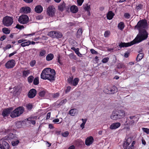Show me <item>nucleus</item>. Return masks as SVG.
<instances>
[{
  "mask_svg": "<svg viewBox=\"0 0 149 149\" xmlns=\"http://www.w3.org/2000/svg\"><path fill=\"white\" fill-rule=\"evenodd\" d=\"M36 63V61L35 60L31 61L30 63V65L31 67L33 66Z\"/></svg>",
  "mask_w": 149,
  "mask_h": 149,
  "instance_id": "864d4df0",
  "label": "nucleus"
},
{
  "mask_svg": "<svg viewBox=\"0 0 149 149\" xmlns=\"http://www.w3.org/2000/svg\"><path fill=\"white\" fill-rule=\"evenodd\" d=\"M37 93L36 90L34 88L31 89L28 94V96L30 98H32L34 97Z\"/></svg>",
  "mask_w": 149,
  "mask_h": 149,
  "instance_id": "f8f14e48",
  "label": "nucleus"
},
{
  "mask_svg": "<svg viewBox=\"0 0 149 149\" xmlns=\"http://www.w3.org/2000/svg\"><path fill=\"white\" fill-rule=\"evenodd\" d=\"M90 52L93 54H96L97 53V51H95L93 49H90Z\"/></svg>",
  "mask_w": 149,
  "mask_h": 149,
  "instance_id": "6e6d98bb",
  "label": "nucleus"
},
{
  "mask_svg": "<svg viewBox=\"0 0 149 149\" xmlns=\"http://www.w3.org/2000/svg\"><path fill=\"white\" fill-rule=\"evenodd\" d=\"M77 112V110L75 109H71L69 111V114L71 116L75 115Z\"/></svg>",
  "mask_w": 149,
  "mask_h": 149,
  "instance_id": "bb28decb",
  "label": "nucleus"
},
{
  "mask_svg": "<svg viewBox=\"0 0 149 149\" xmlns=\"http://www.w3.org/2000/svg\"><path fill=\"white\" fill-rule=\"evenodd\" d=\"M142 130L143 132L146 133L147 134H149V129L143 127L142 128Z\"/></svg>",
  "mask_w": 149,
  "mask_h": 149,
  "instance_id": "a18cd8bd",
  "label": "nucleus"
},
{
  "mask_svg": "<svg viewBox=\"0 0 149 149\" xmlns=\"http://www.w3.org/2000/svg\"><path fill=\"white\" fill-rule=\"evenodd\" d=\"M24 111V108L23 107H19L13 111L11 113L10 116L12 118L19 116L23 113Z\"/></svg>",
  "mask_w": 149,
  "mask_h": 149,
  "instance_id": "39448f33",
  "label": "nucleus"
},
{
  "mask_svg": "<svg viewBox=\"0 0 149 149\" xmlns=\"http://www.w3.org/2000/svg\"><path fill=\"white\" fill-rule=\"evenodd\" d=\"M47 13L49 16L53 17L55 13V9L54 6H49L47 8Z\"/></svg>",
  "mask_w": 149,
  "mask_h": 149,
  "instance_id": "9d476101",
  "label": "nucleus"
},
{
  "mask_svg": "<svg viewBox=\"0 0 149 149\" xmlns=\"http://www.w3.org/2000/svg\"><path fill=\"white\" fill-rule=\"evenodd\" d=\"M82 33V28H80L77 31V36L79 37L80 36H81Z\"/></svg>",
  "mask_w": 149,
  "mask_h": 149,
  "instance_id": "a19ab883",
  "label": "nucleus"
},
{
  "mask_svg": "<svg viewBox=\"0 0 149 149\" xmlns=\"http://www.w3.org/2000/svg\"><path fill=\"white\" fill-rule=\"evenodd\" d=\"M135 141H133L132 142L131 145L129 146L128 149H133L134 148V145L135 143Z\"/></svg>",
  "mask_w": 149,
  "mask_h": 149,
  "instance_id": "37998d69",
  "label": "nucleus"
},
{
  "mask_svg": "<svg viewBox=\"0 0 149 149\" xmlns=\"http://www.w3.org/2000/svg\"><path fill=\"white\" fill-rule=\"evenodd\" d=\"M138 119V118L137 119H136V120H130L129 119H127L125 122L126 125L129 126L133 125H134L135 122H137Z\"/></svg>",
  "mask_w": 149,
  "mask_h": 149,
  "instance_id": "6ab92c4d",
  "label": "nucleus"
},
{
  "mask_svg": "<svg viewBox=\"0 0 149 149\" xmlns=\"http://www.w3.org/2000/svg\"><path fill=\"white\" fill-rule=\"evenodd\" d=\"M84 0H77L78 6H81L84 1Z\"/></svg>",
  "mask_w": 149,
  "mask_h": 149,
  "instance_id": "49530a36",
  "label": "nucleus"
},
{
  "mask_svg": "<svg viewBox=\"0 0 149 149\" xmlns=\"http://www.w3.org/2000/svg\"><path fill=\"white\" fill-rule=\"evenodd\" d=\"M110 94L116 93L118 91V89L117 87L114 86L110 88Z\"/></svg>",
  "mask_w": 149,
  "mask_h": 149,
  "instance_id": "393cba45",
  "label": "nucleus"
},
{
  "mask_svg": "<svg viewBox=\"0 0 149 149\" xmlns=\"http://www.w3.org/2000/svg\"><path fill=\"white\" fill-rule=\"evenodd\" d=\"M139 33L137 35L135 38L130 42L125 43L121 42L119 45L120 47H127L134 44L139 43L142 41L146 39L148 37V33L144 29L139 31Z\"/></svg>",
  "mask_w": 149,
  "mask_h": 149,
  "instance_id": "f257e3e1",
  "label": "nucleus"
},
{
  "mask_svg": "<svg viewBox=\"0 0 149 149\" xmlns=\"http://www.w3.org/2000/svg\"><path fill=\"white\" fill-rule=\"evenodd\" d=\"M15 62L14 60L12 59L8 61L5 64V65L6 68L10 69L13 68L14 67Z\"/></svg>",
  "mask_w": 149,
  "mask_h": 149,
  "instance_id": "1a4fd4ad",
  "label": "nucleus"
},
{
  "mask_svg": "<svg viewBox=\"0 0 149 149\" xmlns=\"http://www.w3.org/2000/svg\"><path fill=\"white\" fill-rule=\"evenodd\" d=\"M34 79V77L32 76H30L28 78V81L29 83H31L32 82Z\"/></svg>",
  "mask_w": 149,
  "mask_h": 149,
  "instance_id": "79ce46f5",
  "label": "nucleus"
},
{
  "mask_svg": "<svg viewBox=\"0 0 149 149\" xmlns=\"http://www.w3.org/2000/svg\"><path fill=\"white\" fill-rule=\"evenodd\" d=\"M2 139H1V143L0 144V148L1 149H9L10 146L8 142Z\"/></svg>",
  "mask_w": 149,
  "mask_h": 149,
  "instance_id": "9b49d317",
  "label": "nucleus"
},
{
  "mask_svg": "<svg viewBox=\"0 0 149 149\" xmlns=\"http://www.w3.org/2000/svg\"><path fill=\"white\" fill-rule=\"evenodd\" d=\"M109 59V58L108 57H106L104 58L102 61V62L103 63H107Z\"/></svg>",
  "mask_w": 149,
  "mask_h": 149,
  "instance_id": "8fccbe9b",
  "label": "nucleus"
},
{
  "mask_svg": "<svg viewBox=\"0 0 149 149\" xmlns=\"http://www.w3.org/2000/svg\"><path fill=\"white\" fill-rule=\"evenodd\" d=\"M46 93L45 90L41 91L39 93V95L41 97H43Z\"/></svg>",
  "mask_w": 149,
  "mask_h": 149,
  "instance_id": "4c0bfd02",
  "label": "nucleus"
},
{
  "mask_svg": "<svg viewBox=\"0 0 149 149\" xmlns=\"http://www.w3.org/2000/svg\"><path fill=\"white\" fill-rule=\"evenodd\" d=\"M35 10L37 13H41L43 10V8L40 5L37 6L35 8Z\"/></svg>",
  "mask_w": 149,
  "mask_h": 149,
  "instance_id": "4be33fe9",
  "label": "nucleus"
},
{
  "mask_svg": "<svg viewBox=\"0 0 149 149\" xmlns=\"http://www.w3.org/2000/svg\"><path fill=\"white\" fill-rule=\"evenodd\" d=\"M147 21L146 19H142L139 21L137 24L135 26V28L137 29L139 31L143 29H146L148 28Z\"/></svg>",
  "mask_w": 149,
  "mask_h": 149,
  "instance_id": "20e7f679",
  "label": "nucleus"
},
{
  "mask_svg": "<svg viewBox=\"0 0 149 149\" xmlns=\"http://www.w3.org/2000/svg\"><path fill=\"white\" fill-rule=\"evenodd\" d=\"M32 104L29 103L26 105V107L28 110H31L32 108Z\"/></svg>",
  "mask_w": 149,
  "mask_h": 149,
  "instance_id": "09e8293b",
  "label": "nucleus"
},
{
  "mask_svg": "<svg viewBox=\"0 0 149 149\" xmlns=\"http://www.w3.org/2000/svg\"><path fill=\"white\" fill-rule=\"evenodd\" d=\"M73 77H69L68 79V82L71 85L73 81Z\"/></svg>",
  "mask_w": 149,
  "mask_h": 149,
  "instance_id": "c03bdc74",
  "label": "nucleus"
},
{
  "mask_svg": "<svg viewBox=\"0 0 149 149\" xmlns=\"http://www.w3.org/2000/svg\"><path fill=\"white\" fill-rule=\"evenodd\" d=\"M84 9L85 10L87 11L88 12V14L89 15H90L89 10L90 9V6H88L87 4L84 7Z\"/></svg>",
  "mask_w": 149,
  "mask_h": 149,
  "instance_id": "f704fd0d",
  "label": "nucleus"
},
{
  "mask_svg": "<svg viewBox=\"0 0 149 149\" xmlns=\"http://www.w3.org/2000/svg\"><path fill=\"white\" fill-rule=\"evenodd\" d=\"M118 26L119 29L122 30L125 27L124 24L123 22H121L118 24Z\"/></svg>",
  "mask_w": 149,
  "mask_h": 149,
  "instance_id": "cd10ccee",
  "label": "nucleus"
},
{
  "mask_svg": "<svg viewBox=\"0 0 149 149\" xmlns=\"http://www.w3.org/2000/svg\"><path fill=\"white\" fill-rule=\"evenodd\" d=\"M93 141L94 139L92 136H89L86 139L85 144L87 146H89L93 143Z\"/></svg>",
  "mask_w": 149,
  "mask_h": 149,
  "instance_id": "f3484780",
  "label": "nucleus"
},
{
  "mask_svg": "<svg viewBox=\"0 0 149 149\" xmlns=\"http://www.w3.org/2000/svg\"><path fill=\"white\" fill-rule=\"evenodd\" d=\"M26 3H31L33 0H23Z\"/></svg>",
  "mask_w": 149,
  "mask_h": 149,
  "instance_id": "69168bd1",
  "label": "nucleus"
},
{
  "mask_svg": "<svg viewBox=\"0 0 149 149\" xmlns=\"http://www.w3.org/2000/svg\"><path fill=\"white\" fill-rule=\"evenodd\" d=\"M54 56L52 54H49L47 55L46 57V59L47 61L52 60L54 58Z\"/></svg>",
  "mask_w": 149,
  "mask_h": 149,
  "instance_id": "a878e982",
  "label": "nucleus"
},
{
  "mask_svg": "<svg viewBox=\"0 0 149 149\" xmlns=\"http://www.w3.org/2000/svg\"><path fill=\"white\" fill-rule=\"evenodd\" d=\"M13 108L12 107L8 108L3 110L2 113V115L3 116H8L12 112Z\"/></svg>",
  "mask_w": 149,
  "mask_h": 149,
  "instance_id": "2eb2a0df",
  "label": "nucleus"
},
{
  "mask_svg": "<svg viewBox=\"0 0 149 149\" xmlns=\"http://www.w3.org/2000/svg\"><path fill=\"white\" fill-rule=\"evenodd\" d=\"M29 18L26 15H23L19 17L18 21L21 24H27L29 21Z\"/></svg>",
  "mask_w": 149,
  "mask_h": 149,
  "instance_id": "6e6552de",
  "label": "nucleus"
},
{
  "mask_svg": "<svg viewBox=\"0 0 149 149\" xmlns=\"http://www.w3.org/2000/svg\"><path fill=\"white\" fill-rule=\"evenodd\" d=\"M125 111L123 109L113 110L110 115V118L113 120L120 119L125 116Z\"/></svg>",
  "mask_w": 149,
  "mask_h": 149,
  "instance_id": "7ed1b4c3",
  "label": "nucleus"
},
{
  "mask_svg": "<svg viewBox=\"0 0 149 149\" xmlns=\"http://www.w3.org/2000/svg\"><path fill=\"white\" fill-rule=\"evenodd\" d=\"M65 7V3L64 2L61 3L58 6V9L61 11H62L63 10V9Z\"/></svg>",
  "mask_w": 149,
  "mask_h": 149,
  "instance_id": "c756f323",
  "label": "nucleus"
},
{
  "mask_svg": "<svg viewBox=\"0 0 149 149\" xmlns=\"http://www.w3.org/2000/svg\"><path fill=\"white\" fill-rule=\"evenodd\" d=\"M30 73V71L29 70H23L22 71V76L24 78H26L29 75Z\"/></svg>",
  "mask_w": 149,
  "mask_h": 149,
  "instance_id": "412c9836",
  "label": "nucleus"
},
{
  "mask_svg": "<svg viewBox=\"0 0 149 149\" xmlns=\"http://www.w3.org/2000/svg\"><path fill=\"white\" fill-rule=\"evenodd\" d=\"M13 22V17L6 16L4 17L3 19V24L7 27L11 26Z\"/></svg>",
  "mask_w": 149,
  "mask_h": 149,
  "instance_id": "423d86ee",
  "label": "nucleus"
},
{
  "mask_svg": "<svg viewBox=\"0 0 149 149\" xmlns=\"http://www.w3.org/2000/svg\"><path fill=\"white\" fill-rule=\"evenodd\" d=\"M6 38V36L5 35H3L0 38V40L1 41L4 40Z\"/></svg>",
  "mask_w": 149,
  "mask_h": 149,
  "instance_id": "774afa93",
  "label": "nucleus"
},
{
  "mask_svg": "<svg viewBox=\"0 0 149 149\" xmlns=\"http://www.w3.org/2000/svg\"><path fill=\"white\" fill-rule=\"evenodd\" d=\"M31 44V42L30 41H28L22 43L21 44V45L22 47H25L26 46H28Z\"/></svg>",
  "mask_w": 149,
  "mask_h": 149,
  "instance_id": "473e14b6",
  "label": "nucleus"
},
{
  "mask_svg": "<svg viewBox=\"0 0 149 149\" xmlns=\"http://www.w3.org/2000/svg\"><path fill=\"white\" fill-rule=\"evenodd\" d=\"M59 95V93H54L53 94L52 96L54 97H57Z\"/></svg>",
  "mask_w": 149,
  "mask_h": 149,
  "instance_id": "bf43d9fd",
  "label": "nucleus"
},
{
  "mask_svg": "<svg viewBox=\"0 0 149 149\" xmlns=\"http://www.w3.org/2000/svg\"><path fill=\"white\" fill-rule=\"evenodd\" d=\"M110 34V32L109 31H106L104 33V37H108Z\"/></svg>",
  "mask_w": 149,
  "mask_h": 149,
  "instance_id": "603ef678",
  "label": "nucleus"
},
{
  "mask_svg": "<svg viewBox=\"0 0 149 149\" xmlns=\"http://www.w3.org/2000/svg\"><path fill=\"white\" fill-rule=\"evenodd\" d=\"M129 118L130 120H135L136 119V118L135 116H130L129 117Z\"/></svg>",
  "mask_w": 149,
  "mask_h": 149,
  "instance_id": "13d9d810",
  "label": "nucleus"
},
{
  "mask_svg": "<svg viewBox=\"0 0 149 149\" xmlns=\"http://www.w3.org/2000/svg\"><path fill=\"white\" fill-rule=\"evenodd\" d=\"M114 15V14L111 11H109L107 15V19L109 20L111 19Z\"/></svg>",
  "mask_w": 149,
  "mask_h": 149,
  "instance_id": "b1692460",
  "label": "nucleus"
},
{
  "mask_svg": "<svg viewBox=\"0 0 149 149\" xmlns=\"http://www.w3.org/2000/svg\"><path fill=\"white\" fill-rule=\"evenodd\" d=\"M46 51L44 49H41L39 52V56L40 57L45 56Z\"/></svg>",
  "mask_w": 149,
  "mask_h": 149,
  "instance_id": "2f4dec72",
  "label": "nucleus"
},
{
  "mask_svg": "<svg viewBox=\"0 0 149 149\" xmlns=\"http://www.w3.org/2000/svg\"><path fill=\"white\" fill-rule=\"evenodd\" d=\"M124 16L125 18H129L130 17V15L128 13H125L124 14Z\"/></svg>",
  "mask_w": 149,
  "mask_h": 149,
  "instance_id": "4d7b16f0",
  "label": "nucleus"
},
{
  "mask_svg": "<svg viewBox=\"0 0 149 149\" xmlns=\"http://www.w3.org/2000/svg\"><path fill=\"white\" fill-rule=\"evenodd\" d=\"M71 11L73 13H77L78 9L77 6L75 5H72L70 8Z\"/></svg>",
  "mask_w": 149,
  "mask_h": 149,
  "instance_id": "5701e85b",
  "label": "nucleus"
},
{
  "mask_svg": "<svg viewBox=\"0 0 149 149\" xmlns=\"http://www.w3.org/2000/svg\"><path fill=\"white\" fill-rule=\"evenodd\" d=\"M15 28L18 29H21L24 28L23 26L20 25L19 24H17L15 26Z\"/></svg>",
  "mask_w": 149,
  "mask_h": 149,
  "instance_id": "3c124183",
  "label": "nucleus"
},
{
  "mask_svg": "<svg viewBox=\"0 0 149 149\" xmlns=\"http://www.w3.org/2000/svg\"><path fill=\"white\" fill-rule=\"evenodd\" d=\"M35 33H32L29 34H25L24 35V36H33L35 35Z\"/></svg>",
  "mask_w": 149,
  "mask_h": 149,
  "instance_id": "5fc2aeb1",
  "label": "nucleus"
},
{
  "mask_svg": "<svg viewBox=\"0 0 149 149\" xmlns=\"http://www.w3.org/2000/svg\"><path fill=\"white\" fill-rule=\"evenodd\" d=\"M132 141V138L131 137L128 138L123 144L124 149H128L129 146Z\"/></svg>",
  "mask_w": 149,
  "mask_h": 149,
  "instance_id": "dca6fc26",
  "label": "nucleus"
},
{
  "mask_svg": "<svg viewBox=\"0 0 149 149\" xmlns=\"http://www.w3.org/2000/svg\"><path fill=\"white\" fill-rule=\"evenodd\" d=\"M47 35L52 38L57 39L61 38L63 36V34L61 32L56 31H50L48 33Z\"/></svg>",
  "mask_w": 149,
  "mask_h": 149,
  "instance_id": "0eeeda50",
  "label": "nucleus"
},
{
  "mask_svg": "<svg viewBox=\"0 0 149 149\" xmlns=\"http://www.w3.org/2000/svg\"><path fill=\"white\" fill-rule=\"evenodd\" d=\"M26 40L25 39L19 40H18L17 42L18 43H22V42H23L25 41Z\"/></svg>",
  "mask_w": 149,
  "mask_h": 149,
  "instance_id": "e2e57ef3",
  "label": "nucleus"
},
{
  "mask_svg": "<svg viewBox=\"0 0 149 149\" xmlns=\"http://www.w3.org/2000/svg\"><path fill=\"white\" fill-rule=\"evenodd\" d=\"M37 118V117L36 116H32L28 118L27 120L29 123H31L33 125H35L36 124V120Z\"/></svg>",
  "mask_w": 149,
  "mask_h": 149,
  "instance_id": "aec40b11",
  "label": "nucleus"
},
{
  "mask_svg": "<svg viewBox=\"0 0 149 149\" xmlns=\"http://www.w3.org/2000/svg\"><path fill=\"white\" fill-rule=\"evenodd\" d=\"M69 133L68 132L66 131L62 133V136L64 137H66L69 135Z\"/></svg>",
  "mask_w": 149,
  "mask_h": 149,
  "instance_id": "de8ad7c7",
  "label": "nucleus"
},
{
  "mask_svg": "<svg viewBox=\"0 0 149 149\" xmlns=\"http://www.w3.org/2000/svg\"><path fill=\"white\" fill-rule=\"evenodd\" d=\"M71 89V87L70 86H68L67 87V88L65 90V92L66 93H67L68 92H69Z\"/></svg>",
  "mask_w": 149,
  "mask_h": 149,
  "instance_id": "052dcab7",
  "label": "nucleus"
},
{
  "mask_svg": "<svg viewBox=\"0 0 149 149\" xmlns=\"http://www.w3.org/2000/svg\"><path fill=\"white\" fill-rule=\"evenodd\" d=\"M143 7V5L142 4H139L136 6V9L138 11L142 9Z\"/></svg>",
  "mask_w": 149,
  "mask_h": 149,
  "instance_id": "e433bc0d",
  "label": "nucleus"
},
{
  "mask_svg": "<svg viewBox=\"0 0 149 149\" xmlns=\"http://www.w3.org/2000/svg\"><path fill=\"white\" fill-rule=\"evenodd\" d=\"M56 72L53 69L47 68L42 71L40 75L41 79H47L50 81H53L55 80Z\"/></svg>",
  "mask_w": 149,
  "mask_h": 149,
  "instance_id": "f03ea898",
  "label": "nucleus"
},
{
  "mask_svg": "<svg viewBox=\"0 0 149 149\" xmlns=\"http://www.w3.org/2000/svg\"><path fill=\"white\" fill-rule=\"evenodd\" d=\"M50 115H51V113L50 112H49L47 113V117H46V119H48L49 118L50 116Z\"/></svg>",
  "mask_w": 149,
  "mask_h": 149,
  "instance_id": "338daca9",
  "label": "nucleus"
},
{
  "mask_svg": "<svg viewBox=\"0 0 149 149\" xmlns=\"http://www.w3.org/2000/svg\"><path fill=\"white\" fill-rule=\"evenodd\" d=\"M59 120L58 118L52 120V122L55 123H58L59 122Z\"/></svg>",
  "mask_w": 149,
  "mask_h": 149,
  "instance_id": "680f3d73",
  "label": "nucleus"
},
{
  "mask_svg": "<svg viewBox=\"0 0 149 149\" xmlns=\"http://www.w3.org/2000/svg\"><path fill=\"white\" fill-rule=\"evenodd\" d=\"M2 31L3 32L6 34H8L10 32V30L8 29V28H3Z\"/></svg>",
  "mask_w": 149,
  "mask_h": 149,
  "instance_id": "72a5a7b5",
  "label": "nucleus"
},
{
  "mask_svg": "<svg viewBox=\"0 0 149 149\" xmlns=\"http://www.w3.org/2000/svg\"><path fill=\"white\" fill-rule=\"evenodd\" d=\"M121 125V124L119 122H116L112 123L110 126L109 128L111 130L116 129Z\"/></svg>",
  "mask_w": 149,
  "mask_h": 149,
  "instance_id": "a211bd4d",
  "label": "nucleus"
},
{
  "mask_svg": "<svg viewBox=\"0 0 149 149\" xmlns=\"http://www.w3.org/2000/svg\"><path fill=\"white\" fill-rule=\"evenodd\" d=\"M16 53H17L16 51H14L13 52V53H10L9 55V57H11V56H13L15 54H16Z\"/></svg>",
  "mask_w": 149,
  "mask_h": 149,
  "instance_id": "0e129e2a",
  "label": "nucleus"
},
{
  "mask_svg": "<svg viewBox=\"0 0 149 149\" xmlns=\"http://www.w3.org/2000/svg\"><path fill=\"white\" fill-rule=\"evenodd\" d=\"M31 8L28 6H24L22 7L20 10V13L24 14H27L31 12Z\"/></svg>",
  "mask_w": 149,
  "mask_h": 149,
  "instance_id": "ddd939ff",
  "label": "nucleus"
},
{
  "mask_svg": "<svg viewBox=\"0 0 149 149\" xmlns=\"http://www.w3.org/2000/svg\"><path fill=\"white\" fill-rule=\"evenodd\" d=\"M144 54L143 53L139 54L137 56L136 60L138 61L141 60L143 57Z\"/></svg>",
  "mask_w": 149,
  "mask_h": 149,
  "instance_id": "7c9ffc66",
  "label": "nucleus"
},
{
  "mask_svg": "<svg viewBox=\"0 0 149 149\" xmlns=\"http://www.w3.org/2000/svg\"><path fill=\"white\" fill-rule=\"evenodd\" d=\"M15 141H12L11 142L12 145L13 146H17L19 142V141L18 139L16 140Z\"/></svg>",
  "mask_w": 149,
  "mask_h": 149,
  "instance_id": "c9c22d12",
  "label": "nucleus"
},
{
  "mask_svg": "<svg viewBox=\"0 0 149 149\" xmlns=\"http://www.w3.org/2000/svg\"><path fill=\"white\" fill-rule=\"evenodd\" d=\"M17 135L14 134L13 133H10L7 136V137H5L3 138L2 140H8L13 139L14 140H15L16 139H17Z\"/></svg>",
  "mask_w": 149,
  "mask_h": 149,
  "instance_id": "4468645a",
  "label": "nucleus"
},
{
  "mask_svg": "<svg viewBox=\"0 0 149 149\" xmlns=\"http://www.w3.org/2000/svg\"><path fill=\"white\" fill-rule=\"evenodd\" d=\"M110 88H106L103 90V92L105 93L110 94Z\"/></svg>",
  "mask_w": 149,
  "mask_h": 149,
  "instance_id": "ea45409f",
  "label": "nucleus"
},
{
  "mask_svg": "<svg viewBox=\"0 0 149 149\" xmlns=\"http://www.w3.org/2000/svg\"><path fill=\"white\" fill-rule=\"evenodd\" d=\"M79 81V79L78 78H75L73 80L71 85L74 86H76L78 84Z\"/></svg>",
  "mask_w": 149,
  "mask_h": 149,
  "instance_id": "c85d7f7f",
  "label": "nucleus"
},
{
  "mask_svg": "<svg viewBox=\"0 0 149 149\" xmlns=\"http://www.w3.org/2000/svg\"><path fill=\"white\" fill-rule=\"evenodd\" d=\"M33 83L35 85H37L39 84V80L38 77H36L33 79Z\"/></svg>",
  "mask_w": 149,
  "mask_h": 149,
  "instance_id": "58836bf2",
  "label": "nucleus"
}]
</instances>
